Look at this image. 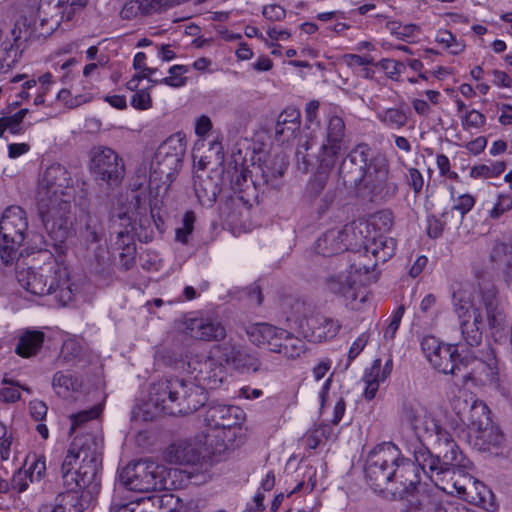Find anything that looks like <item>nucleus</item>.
<instances>
[{"instance_id": "nucleus-45", "label": "nucleus", "mask_w": 512, "mask_h": 512, "mask_svg": "<svg viewBox=\"0 0 512 512\" xmlns=\"http://www.w3.org/2000/svg\"><path fill=\"white\" fill-rule=\"evenodd\" d=\"M490 374L491 368L489 365L484 361L475 359L471 371L463 376V383L466 384L471 381L475 385H480L485 382Z\"/></svg>"}, {"instance_id": "nucleus-26", "label": "nucleus", "mask_w": 512, "mask_h": 512, "mask_svg": "<svg viewBox=\"0 0 512 512\" xmlns=\"http://www.w3.org/2000/svg\"><path fill=\"white\" fill-rule=\"evenodd\" d=\"M202 457L199 444L191 440H178L164 451V459L171 464H197Z\"/></svg>"}, {"instance_id": "nucleus-51", "label": "nucleus", "mask_w": 512, "mask_h": 512, "mask_svg": "<svg viewBox=\"0 0 512 512\" xmlns=\"http://www.w3.org/2000/svg\"><path fill=\"white\" fill-rule=\"evenodd\" d=\"M460 118L462 128L466 131H470L472 129L478 130L482 128L486 123L485 115L475 109L465 111V113L461 115Z\"/></svg>"}, {"instance_id": "nucleus-37", "label": "nucleus", "mask_w": 512, "mask_h": 512, "mask_svg": "<svg viewBox=\"0 0 512 512\" xmlns=\"http://www.w3.org/2000/svg\"><path fill=\"white\" fill-rule=\"evenodd\" d=\"M44 341V333L41 331H26L19 338L15 352L21 357H30L36 354Z\"/></svg>"}, {"instance_id": "nucleus-8", "label": "nucleus", "mask_w": 512, "mask_h": 512, "mask_svg": "<svg viewBox=\"0 0 512 512\" xmlns=\"http://www.w3.org/2000/svg\"><path fill=\"white\" fill-rule=\"evenodd\" d=\"M28 222L25 211L19 206H9L0 220V257L5 265L11 264L25 239Z\"/></svg>"}, {"instance_id": "nucleus-48", "label": "nucleus", "mask_w": 512, "mask_h": 512, "mask_svg": "<svg viewBox=\"0 0 512 512\" xmlns=\"http://www.w3.org/2000/svg\"><path fill=\"white\" fill-rule=\"evenodd\" d=\"M240 344L229 340L214 347V351L218 354V358L228 365H234L240 349Z\"/></svg>"}, {"instance_id": "nucleus-52", "label": "nucleus", "mask_w": 512, "mask_h": 512, "mask_svg": "<svg viewBox=\"0 0 512 512\" xmlns=\"http://www.w3.org/2000/svg\"><path fill=\"white\" fill-rule=\"evenodd\" d=\"M188 68L183 65H174L169 69V76L159 79L160 84H165L171 87H181L185 84L186 78L182 77Z\"/></svg>"}, {"instance_id": "nucleus-14", "label": "nucleus", "mask_w": 512, "mask_h": 512, "mask_svg": "<svg viewBox=\"0 0 512 512\" xmlns=\"http://www.w3.org/2000/svg\"><path fill=\"white\" fill-rule=\"evenodd\" d=\"M371 171L363 184L362 191H368L372 198L390 200L398 193V184L393 180L389 171V162L383 155L370 159Z\"/></svg>"}, {"instance_id": "nucleus-63", "label": "nucleus", "mask_w": 512, "mask_h": 512, "mask_svg": "<svg viewBox=\"0 0 512 512\" xmlns=\"http://www.w3.org/2000/svg\"><path fill=\"white\" fill-rule=\"evenodd\" d=\"M436 164L439 169V173L441 176H446L450 179H456L458 174L450 169V161L449 158L444 154L437 155Z\"/></svg>"}, {"instance_id": "nucleus-2", "label": "nucleus", "mask_w": 512, "mask_h": 512, "mask_svg": "<svg viewBox=\"0 0 512 512\" xmlns=\"http://www.w3.org/2000/svg\"><path fill=\"white\" fill-rule=\"evenodd\" d=\"M454 312L459 320L464 342L470 347L479 346L487 327L492 333L507 327V318L498 299V291L492 284L480 287L472 297L463 292L453 294Z\"/></svg>"}, {"instance_id": "nucleus-21", "label": "nucleus", "mask_w": 512, "mask_h": 512, "mask_svg": "<svg viewBox=\"0 0 512 512\" xmlns=\"http://www.w3.org/2000/svg\"><path fill=\"white\" fill-rule=\"evenodd\" d=\"M326 284L330 292L342 296L352 309H361V305L369 298L364 287H356L355 281L344 274L329 277Z\"/></svg>"}, {"instance_id": "nucleus-10", "label": "nucleus", "mask_w": 512, "mask_h": 512, "mask_svg": "<svg viewBox=\"0 0 512 512\" xmlns=\"http://www.w3.org/2000/svg\"><path fill=\"white\" fill-rule=\"evenodd\" d=\"M370 151L367 144H358L341 161L338 176L347 189L362 192L363 184L371 171Z\"/></svg>"}, {"instance_id": "nucleus-32", "label": "nucleus", "mask_w": 512, "mask_h": 512, "mask_svg": "<svg viewBox=\"0 0 512 512\" xmlns=\"http://www.w3.org/2000/svg\"><path fill=\"white\" fill-rule=\"evenodd\" d=\"M475 434L474 445L484 452L499 454V448L504 441V436L500 429L493 423L478 430Z\"/></svg>"}, {"instance_id": "nucleus-58", "label": "nucleus", "mask_w": 512, "mask_h": 512, "mask_svg": "<svg viewBox=\"0 0 512 512\" xmlns=\"http://www.w3.org/2000/svg\"><path fill=\"white\" fill-rule=\"evenodd\" d=\"M474 204H475L474 197L469 194H464L457 198L451 211L455 210V211L460 212L461 219H462L464 217V215L467 214L473 208Z\"/></svg>"}, {"instance_id": "nucleus-15", "label": "nucleus", "mask_w": 512, "mask_h": 512, "mask_svg": "<svg viewBox=\"0 0 512 512\" xmlns=\"http://www.w3.org/2000/svg\"><path fill=\"white\" fill-rule=\"evenodd\" d=\"M396 241L384 235L375 237L367 242L364 247L363 254L361 252L354 253V263L351 268L356 273L368 274L378 265L385 263L395 253Z\"/></svg>"}, {"instance_id": "nucleus-53", "label": "nucleus", "mask_w": 512, "mask_h": 512, "mask_svg": "<svg viewBox=\"0 0 512 512\" xmlns=\"http://www.w3.org/2000/svg\"><path fill=\"white\" fill-rule=\"evenodd\" d=\"M3 384L11 385L0 389V401L3 403H15L20 400L19 382L4 378Z\"/></svg>"}, {"instance_id": "nucleus-7", "label": "nucleus", "mask_w": 512, "mask_h": 512, "mask_svg": "<svg viewBox=\"0 0 512 512\" xmlns=\"http://www.w3.org/2000/svg\"><path fill=\"white\" fill-rule=\"evenodd\" d=\"M344 136V120L336 115L330 116L326 125L324 140L317 153L318 175L312 183L318 190L324 188L329 172L343 154Z\"/></svg>"}, {"instance_id": "nucleus-23", "label": "nucleus", "mask_w": 512, "mask_h": 512, "mask_svg": "<svg viewBox=\"0 0 512 512\" xmlns=\"http://www.w3.org/2000/svg\"><path fill=\"white\" fill-rule=\"evenodd\" d=\"M183 331L189 337L202 341H221L226 337V329L220 322L205 318L186 319Z\"/></svg>"}, {"instance_id": "nucleus-59", "label": "nucleus", "mask_w": 512, "mask_h": 512, "mask_svg": "<svg viewBox=\"0 0 512 512\" xmlns=\"http://www.w3.org/2000/svg\"><path fill=\"white\" fill-rule=\"evenodd\" d=\"M110 512H147L146 511V502L142 500L140 502H130V503H114L110 508Z\"/></svg>"}, {"instance_id": "nucleus-33", "label": "nucleus", "mask_w": 512, "mask_h": 512, "mask_svg": "<svg viewBox=\"0 0 512 512\" xmlns=\"http://www.w3.org/2000/svg\"><path fill=\"white\" fill-rule=\"evenodd\" d=\"M82 380L70 371H58L52 379L55 393L65 399L73 397L82 388Z\"/></svg>"}, {"instance_id": "nucleus-25", "label": "nucleus", "mask_w": 512, "mask_h": 512, "mask_svg": "<svg viewBox=\"0 0 512 512\" xmlns=\"http://www.w3.org/2000/svg\"><path fill=\"white\" fill-rule=\"evenodd\" d=\"M90 496L84 491L67 490L58 494L52 503L42 505L38 512H84Z\"/></svg>"}, {"instance_id": "nucleus-38", "label": "nucleus", "mask_w": 512, "mask_h": 512, "mask_svg": "<svg viewBox=\"0 0 512 512\" xmlns=\"http://www.w3.org/2000/svg\"><path fill=\"white\" fill-rule=\"evenodd\" d=\"M402 418L408 422L413 430L418 433L424 431L427 418H433L426 413V410L418 403H405L402 407Z\"/></svg>"}, {"instance_id": "nucleus-5", "label": "nucleus", "mask_w": 512, "mask_h": 512, "mask_svg": "<svg viewBox=\"0 0 512 512\" xmlns=\"http://www.w3.org/2000/svg\"><path fill=\"white\" fill-rule=\"evenodd\" d=\"M177 469L167 468L151 460L129 463L120 473V482L131 491L173 490L177 487Z\"/></svg>"}, {"instance_id": "nucleus-41", "label": "nucleus", "mask_w": 512, "mask_h": 512, "mask_svg": "<svg viewBox=\"0 0 512 512\" xmlns=\"http://www.w3.org/2000/svg\"><path fill=\"white\" fill-rule=\"evenodd\" d=\"M28 109H21L13 115L3 116L0 118V138L8 131L13 135L22 134L24 128L22 126L23 119L27 115Z\"/></svg>"}, {"instance_id": "nucleus-11", "label": "nucleus", "mask_w": 512, "mask_h": 512, "mask_svg": "<svg viewBox=\"0 0 512 512\" xmlns=\"http://www.w3.org/2000/svg\"><path fill=\"white\" fill-rule=\"evenodd\" d=\"M88 0H40L37 16L42 27L40 36L51 34L62 21H72L87 5Z\"/></svg>"}, {"instance_id": "nucleus-46", "label": "nucleus", "mask_w": 512, "mask_h": 512, "mask_svg": "<svg viewBox=\"0 0 512 512\" xmlns=\"http://www.w3.org/2000/svg\"><path fill=\"white\" fill-rule=\"evenodd\" d=\"M506 169V164L503 161H497L491 165H476L470 170L472 178H493L499 176Z\"/></svg>"}, {"instance_id": "nucleus-42", "label": "nucleus", "mask_w": 512, "mask_h": 512, "mask_svg": "<svg viewBox=\"0 0 512 512\" xmlns=\"http://www.w3.org/2000/svg\"><path fill=\"white\" fill-rule=\"evenodd\" d=\"M313 145V138H310L309 140H306L304 143H301L296 150L297 167L303 173H307L309 171V169L314 164L313 159L315 157L317 158V154L310 153V150L312 149Z\"/></svg>"}, {"instance_id": "nucleus-12", "label": "nucleus", "mask_w": 512, "mask_h": 512, "mask_svg": "<svg viewBox=\"0 0 512 512\" xmlns=\"http://www.w3.org/2000/svg\"><path fill=\"white\" fill-rule=\"evenodd\" d=\"M172 386L168 392L173 400L169 403L168 415H188L204 406L207 396L205 389L183 378H172Z\"/></svg>"}, {"instance_id": "nucleus-36", "label": "nucleus", "mask_w": 512, "mask_h": 512, "mask_svg": "<svg viewBox=\"0 0 512 512\" xmlns=\"http://www.w3.org/2000/svg\"><path fill=\"white\" fill-rule=\"evenodd\" d=\"M154 216L151 213V215L145 214L144 216H141L138 221L135 220L133 224H130L131 229H125L124 231H119L118 238H129L130 232H134L139 240L148 242L152 240L153 234H154V225H156L155 220L153 219Z\"/></svg>"}, {"instance_id": "nucleus-29", "label": "nucleus", "mask_w": 512, "mask_h": 512, "mask_svg": "<svg viewBox=\"0 0 512 512\" xmlns=\"http://www.w3.org/2000/svg\"><path fill=\"white\" fill-rule=\"evenodd\" d=\"M45 268V263L37 269L26 268L17 272V279L19 284L28 292L36 296H47L49 289H47L45 280L49 277Z\"/></svg>"}, {"instance_id": "nucleus-17", "label": "nucleus", "mask_w": 512, "mask_h": 512, "mask_svg": "<svg viewBox=\"0 0 512 512\" xmlns=\"http://www.w3.org/2000/svg\"><path fill=\"white\" fill-rule=\"evenodd\" d=\"M255 332L263 338V342H267V348L274 353L283 354L287 358H297L305 352V342L294 336L292 333L268 324H262L255 328Z\"/></svg>"}, {"instance_id": "nucleus-50", "label": "nucleus", "mask_w": 512, "mask_h": 512, "mask_svg": "<svg viewBox=\"0 0 512 512\" xmlns=\"http://www.w3.org/2000/svg\"><path fill=\"white\" fill-rule=\"evenodd\" d=\"M196 215L193 211H187L183 215L180 227L176 228L175 238L182 244L188 243V237L193 232Z\"/></svg>"}, {"instance_id": "nucleus-43", "label": "nucleus", "mask_w": 512, "mask_h": 512, "mask_svg": "<svg viewBox=\"0 0 512 512\" xmlns=\"http://www.w3.org/2000/svg\"><path fill=\"white\" fill-rule=\"evenodd\" d=\"M146 506L151 503L159 512H175L180 507V499L171 493L154 495L145 500Z\"/></svg>"}, {"instance_id": "nucleus-24", "label": "nucleus", "mask_w": 512, "mask_h": 512, "mask_svg": "<svg viewBox=\"0 0 512 512\" xmlns=\"http://www.w3.org/2000/svg\"><path fill=\"white\" fill-rule=\"evenodd\" d=\"M243 419L244 413L239 407L224 404L210 406L205 416L207 424L215 429H231L240 425Z\"/></svg>"}, {"instance_id": "nucleus-9", "label": "nucleus", "mask_w": 512, "mask_h": 512, "mask_svg": "<svg viewBox=\"0 0 512 512\" xmlns=\"http://www.w3.org/2000/svg\"><path fill=\"white\" fill-rule=\"evenodd\" d=\"M186 141L179 134L167 138L157 149L151 162L149 184L169 178L181 167Z\"/></svg>"}, {"instance_id": "nucleus-19", "label": "nucleus", "mask_w": 512, "mask_h": 512, "mask_svg": "<svg viewBox=\"0 0 512 512\" xmlns=\"http://www.w3.org/2000/svg\"><path fill=\"white\" fill-rule=\"evenodd\" d=\"M45 268L49 274L45 280L46 287L49 289L47 296H53L58 306H66L74 297L73 284L67 267L53 259L45 263Z\"/></svg>"}, {"instance_id": "nucleus-57", "label": "nucleus", "mask_w": 512, "mask_h": 512, "mask_svg": "<svg viewBox=\"0 0 512 512\" xmlns=\"http://www.w3.org/2000/svg\"><path fill=\"white\" fill-rule=\"evenodd\" d=\"M29 476V471L20 468L14 473L11 483L9 484L19 493L24 492L28 488L29 483H31L29 481Z\"/></svg>"}, {"instance_id": "nucleus-30", "label": "nucleus", "mask_w": 512, "mask_h": 512, "mask_svg": "<svg viewBox=\"0 0 512 512\" xmlns=\"http://www.w3.org/2000/svg\"><path fill=\"white\" fill-rule=\"evenodd\" d=\"M172 378L161 379L150 385L146 405L154 408L155 414H167L169 403L173 400L172 393L168 392L172 386Z\"/></svg>"}, {"instance_id": "nucleus-44", "label": "nucleus", "mask_w": 512, "mask_h": 512, "mask_svg": "<svg viewBox=\"0 0 512 512\" xmlns=\"http://www.w3.org/2000/svg\"><path fill=\"white\" fill-rule=\"evenodd\" d=\"M237 354V359L233 365L234 369L240 372H258L261 370V363L258 358L248 353L244 347L240 346Z\"/></svg>"}, {"instance_id": "nucleus-47", "label": "nucleus", "mask_w": 512, "mask_h": 512, "mask_svg": "<svg viewBox=\"0 0 512 512\" xmlns=\"http://www.w3.org/2000/svg\"><path fill=\"white\" fill-rule=\"evenodd\" d=\"M103 235V227L96 214L88 213L85 218V238L88 242L97 243Z\"/></svg>"}, {"instance_id": "nucleus-35", "label": "nucleus", "mask_w": 512, "mask_h": 512, "mask_svg": "<svg viewBox=\"0 0 512 512\" xmlns=\"http://www.w3.org/2000/svg\"><path fill=\"white\" fill-rule=\"evenodd\" d=\"M194 190L201 205L208 207L215 203L220 192L218 184L209 176L197 177L194 180Z\"/></svg>"}, {"instance_id": "nucleus-49", "label": "nucleus", "mask_w": 512, "mask_h": 512, "mask_svg": "<svg viewBox=\"0 0 512 512\" xmlns=\"http://www.w3.org/2000/svg\"><path fill=\"white\" fill-rule=\"evenodd\" d=\"M512 210V193H500L493 207L488 211V217L498 220L502 215Z\"/></svg>"}, {"instance_id": "nucleus-20", "label": "nucleus", "mask_w": 512, "mask_h": 512, "mask_svg": "<svg viewBox=\"0 0 512 512\" xmlns=\"http://www.w3.org/2000/svg\"><path fill=\"white\" fill-rule=\"evenodd\" d=\"M189 367L195 373V380L198 385L209 389H216L221 386L227 377V371L222 363L213 356H207L202 360H192Z\"/></svg>"}, {"instance_id": "nucleus-28", "label": "nucleus", "mask_w": 512, "mask_h": 512, "mask_svg": "<svg viewBox=\"0 0 512 512\" xmlns=\"http://www.w3.org/2000/svg\"><path fill=\"white\" fill-rule=\"evenodd\" d=\"M301 126V113L295 107H287L277 118L275 139L284 144L295 139Z\"/></svg>"}, {"instance_id": "nucleus-60", "label": "nucleus", "mask_w": 512, "mask_h": 512, "mask_svg": "<svg viewBox=\"0 0 512 512\" xmlns=\"http://www.w3.org/2000/svg\"><path fill=\"white\" fill-rule=\"evenodd\" d=\"M131 105L135 109L146 110L152 106V100L147 90L137 91L131 98Z\"/></svg>"}, {"instance_id": "nucleus-13", "label": "nucleus", "mask_w": 512, "mask_h": 512, "mask_svg": "<svg viewBox=\"0 0 512 512\" xmlns=\"http://www.w3.org/2000/svg\"><path fill=\"white\" fill-rule=\"evenodd\" d=\"M395 476L390 481L386 498L404 499L423 492L426 484L422 483L420 468L412 460L401 455V460L395 464Z\"/></svg>"}, {"instance_id": "nucleus-34", "label": "nucleus", "mask_w": 512, "mask_h": 512, "mask_svg": "<svg viewBox=\"0 0 512 512\" xmlns=\"http://www.w3.org/2000/svg\"><path fill=\"white\" fill-rule=\"evenodd\" d=\"M158 7V0H127L122 6L120 17L124 20L136 19L152 14Z\"/></svg>"}, {"instance_id": "nucleus-27", "label": "nucleus", "mask_w": 512, "mask_h": 512, "mask_svg": "<svg viewBox=\"0 0 512 512\" xmlns=\"http://www.w3.org/2000/svg\"><path fill=\"white\" fill-rule=\"evenodd\" d=\"M20 33L17 26L10 33L0 30V74L10 71L18 62L21 51L19 48Z\"/></svg>"}, {"instance_id": "nucleus-3", "label": "nucleus", "mask_w": 512, "mask_h": 512, "mask_svg": "<svg viewBox=\"0 0 512 512\" xmlns=\"http://www.w3.org/2000/svg\"><path fill=\"white\" fill-rule=\"evenodd\" d=\"M102 444L92 434L76 436L61 465V475L67 490L98 493L102 465Z\"/></svg>"}, {"instance_id": "nucleus-62", "label": "nucleus", "mask_w": 512, "mask_h": 512, "mask_svg": "<svg viewBox=\"0 0 512 512\" xmlns=\"http://www.w3.org/2000/svg\"><path fill=\"white\" fill-rule=\"evenodd\" d=\"M29 411L35 421H42L47 415L48 407L45 402L35 399L29 403Z\"/></svg>"}, {"instance_id": "nucleus-40", "label": "nucleus", "mask_w": 512, "mask_h": 512, "mask_svg": "<svg viewBox=\"0 0 512 512\" xmlns=\"http://www.w3.org/2000/svg\"><path fill=\"white\" fill-rule=\"evenodd\" d=\"M377 119L392 129H401L408 122V114L402 108H387L376 113Z\"/></svg>"}, {"instance_id": "nucleus-39", "label": "nucleus", "mask_w": 512, "mask_h": 512, "mask_svg": "<svg viewBox=\"0 0 512 512\" xmlns=\"http://www.w3.org/2000/svg\"><path fill=\"white\" fill-rule=\"evenodd\" d=\"M470 429L474 433L492 424L490 410L482 401H476L469 412Z\"/></svg>"}, {"instance_id": "nucleus-4", "label": "nucleus", "mask_w": 512, "mask_h": 512, "mask_svg": "<svg viewBox=\"0 0 512 512\" xmlns=\"http://www.w3.org/2000/svg\"><path fill=\"white\" fill-rule=\"evenodd\" d=\"M424 432L430 437H435L438 454L433 455L420 441L414 445L413 462L419 466L421 475H425L438 486L435 477L449 472L455 474L456 470L460 472L462 468H467L468 459L464 457L450 433L440 425L438 420L427 418Z\"/></svg>"}, {"instance_id": "nucleus-22", "label": "nucleus", "mask_w": 512, "mask_h": 512, "mask_svg": "<svg viewBox=\"0 0 512 512\" xmlns=\"http://www.w3.org/2000/svg\"><path fill=\"white\" fill-rule=\"evenodd\" d=\"M301 328L304 337L310 342L321 343L334 338L338 334L341 324L338 320L317 314L306 318L305 323L301 324Z\"/></svg>"}, {"instance_id": "nucleus-61", "label": "nucleus", "mask_w": 512, "mask_h": 512, "mask_svg": "<svg viewBox=\"0 0 512 512\" xmlns=\"http://www.w3.org/2000/svg\"><path fill=\"white\" fill-rule=\"evenodd\" d=\"M408 185L413 189L415 194H419L423 188L424 178L420 171L416 168H410L406 176Z\"/></svg>"}, {"instance_id": "nucleus-18", "label": "nucleus", "mask_w": 512, "mask_h": 512, "mask_svg": "<svg viewBox=\"0 0 512 512\" xmlns=\"http://www.w3.org/2000/svg\"><path fill=\"white\" fill-rule=\"evenodd\" d=\"M421 348L429 363L439 372L454 375L456 370H460V355L456 345L441 343L434 336H425Z\"/></svg>"}, {"instance_id": "nucleus-6", "label": "nucleus", "mask_w": 512, "mask_h": 512, "mask_svg": "<svg viewBox=\"0 0 512 512\" xmlns=\"http://www.w3.org/2000/svg\"><path fill=\"white\" fill-rule=\"evenodd\" d=\"M399 460L401 451L391 442L379 444L369 452L364 471L368 484L375 492L386 497L390 481L395 476V464Z\"/></svg>"}, {"instance_id": "nucleus-55", "label": "nucleus", "mask_w": 512, "mask_h": 512, "mask_svg": "<svg viewBox=\"0 0 512 512\" xmlns=\"http://www.w3.org/2000/svg\"><path fill=\"white\" fill-rule=\"evenodd\" d=\"M27 471H29V481L31 483L40 481L46 472L45 458L43 456L35 457Z\"/></svg>"}, {"instance_id": "nucleus-56", "label": "nucleus", "mask_w": 512, "mask_h": 512, "mask_svg": "<svg viewBox=\"0 0 512 512\" xmlns=\"http://www.w3.org/2000/svg\"><path fill=\"white\" fill-rule=\"evenodd\" d=\"M379 65L386 72L387 76L392 80H397L405 68L402 62L391 59H382Z\"/></svg>"}, {"instance_id": "nucleus-54", "label": "nucleus", "mask_w": 512, "mask_h": 512, "mask_svg": "<svg viewBox=\"0 0 512 512\" xmlns=\"http://www.w3.org/2000/svg\"><path fill=\"white\" fill-rule=\"evenodd\" d=\"M102 411V407L100 405L93 406L88 410H83L79 413H76L70 417L71 419V428L70 431L73 432L79 427L81 424L93 420L97 418Z\"/></svg>"}, {"instance_id": "nucleus-31", "label": "nucleus", "mask_w": 512, "mask_h": 512, "mask_svg": "<svg viewBox=\"0 0 512 512\" xmlns=\"http://www.w3.org/2000/svg\"><path fill=\"white\" fill-rule=\"evenodd\" d=\"M347 234L343 229L328 230L317 240L316 250L323 256H332L347 249Z\"/></svg>"}, {"instance_id": "nucleus-1", "label": "nucleus", "mask_w": 512, "mask_h": 512, "mask_svg": "<svg viewBox=\"0 0 512 512\" xmlns=\"http://www.w3.org/2000/svg\"><path fill=\"white\" fill-rule=\"evenodd\" d=\"M71 182L70 174L64 166L52 164L44 171L38 184V213L55 246L65 242L72 227L74 188Z\"/></svg>"}, {"instance_id": "nucleus-16", "label": "nucleus", "mask_w": 512, "mask_h": 512, "mask_svg": "<svg viewBox=\"0 0 512 512\" xmlns=\"http://www.w3.org/2000/svg\"><path fill=\"white\" fill-rule=\"evenodd\" d=\"M91 171L97 181L118 186L125 174L122 158L111 148L98 147L91 158Z\"/></svg>"}, {"instance_id": "nucleus-64", "label": "nucleus", "mask_w": 512, "mask_h": 512, "mask_svg": "<svg viewBox=\"0 0 512 512\" xmlns=\"http://www.w3.org/2000/svg\"><path fill=\"white\" fill-rule=\"evenodd\" d=\"M505 256L503 260L505 264L512 265V244L499 243L493 249V257L499 258L501 255Z\"/></svg>"}]
</instances>
